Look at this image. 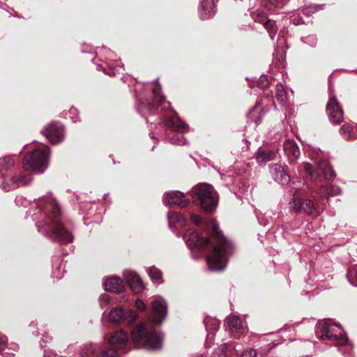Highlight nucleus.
Instances as JSON below:
<instances>
[{"instance_id": "obj_12", "label": "nucleus", "mask_w": 357, "mask_h": 357, "mask_svg": "<svg viewBox=\"0 0 357 357\" xmlns=\"http://www.w3.org/2000/svg\"><path fill=\"white\" fill-rule=\"evenodd\" d=\"M188 248L192 249H204L209 244L208 238L201 237L197 232L193 231L183 236Z\"/></svg>"}, {"instance_id": "obj_30", "label": "nucleus", "mask_w": 357, "mask_h": 357, "mask_svg": "<svg viewBox=\"0 0 357 357\" xmlns=\"http://www.w3.org/2000/svg\"><path fill=\"white\" fill-rule=\"evenodd\" d=\"M304 170L308 174L310 178L317 181L319 178V174L314 169L313 166L309 162H304L303 165Z\"/></svg>"}, {"instance_id": "obj_20", "label": "nucleus", "mask_w": 357, "mask_h": 357, "mask_svg": "<svg viewBox=\"0 0 357 357\" xmlns=\"http://www.w3.org/2000/svg\"><path fill=\"white\" fill-rule=\"evenodd\" d=\"M283 149L291 162L298 158L300 155L299 148L295 141L292 139H287L284 142Z\"/></svg>"}, {"instance_id": "obj_41", "label": "nucleus", "mask_w": 357, "mask_h": 357, "mask_svg": "<svg viewBox=\"0 0 357 357\" xmlns=\"http://www.w3.org/2000/svg\"><path fill=\"white\" fill-rule=\"evenodd\" d=\"M320 8H321L320 6H309L308 8H307L304 10V13L306 15H310L311 13L316 12Z\"/></svg>"}, {"instance_id": "obj_48", "label": "nucleus", "mask_w": 357, "mask_h": 357, "mask_svg": "<svg viewBox=\"0 0 357 357\" xmlns=\"http://www.w3.org/2000/svg\"><path fill=\"white\" fill-rule=\"evenodd\" d=\"M257 107H258V104H256V105H255V107H254V109H256V108H257Z\"/></svg>"}, {"instance_id": "obj_6", "label": "nucleus", "mask_w": 357, "mask_h": 357, "mask_svg": "<svg viewBox=\"0 0 357 357\" xmlns=\"http://www.w3.org/2000/svg\"><path fill=\"white\" fill-rule=\"evenodd\" d=\"M334 326L330 322L324 321L319 325L317 330V336L323 340H330L337 341L338 344L342 346H347L351 347V343L349 342L347 337L333 333Z\"/></svg>"}, {"instance_id": "obj_32", "label": "nucleus", "mask_w": 357, "mask_h": 357, "mask_svg": "<svg viewBox=\"0 0 357 357\" xmlns=\"http://www.w3.org/2000/svg\"><path fill=\"white\" fill-rule=\"evenodd\" d=\"M167 218H168L169 225L177 222V223H179L181 225H183L185 223V220H184L183 217L176 212L169 213L167 214Z\"/></svg>"}, {"instance_id": "obj_33", "label": "nucleus", "mask_w": 357, "mask_h": 357, "mask_svg": "<svg viewBox=\"0 0 357 357\" xmlns=\"http://www.w3.org/2000/svg\"><path fill=\"white\" fill-rule=\"evenodd\" d=\"M95 348L93 344L84 345L81 351L80 357H93Z\"/></svg>"}, {"instance_id": "obj_18", "label": "nucleus", "mask_w": 357, "mask_h": 357, "mask_svg": "<svg viewBox=\"0 0 357 357\" xmlns=\"http://www.w3.org/2000/svg\"><path fill=\"white\" fill-rule=\"evenodd\" d=\"M255 21L262 24L268 33L270 38L273 40L278 31V26H276L275 22L271 20H267L266 16L262 13L257 14V17L255 18Z\"/></svg>"}, {"instance_id": "obj_16", "label": "nucleus", "mask_w": 357, "mask_h": 357, "mask_svg": "<svg viewBox=\"0 0 357 357\" xmlns=\"http://www.w3.org/2000/svg\"><path fill=\"white\" fill-rule=\"evenodd\" d=\"M124 277L130 289L135 293H139L144 289V285L139 276L132 271L124 273Z\"/></svg>"}, {"instance_id": "obj_25", "label": "nucleus", "mask_w": 357, "mask_h": 357, "mask_svg": "<svg viewBox=\"0 0 357 357\" xmlns=\"http://www.w3.org/2000/svg\"><path fill=\"white\" fill-rule=\"evenodd\" d=\"M161 91L160 84H158L153 89V93L154 94V100L153 102L151 103V107L155 106V102H157V106H162L163 104H167V107H169V102H166L165 98L160 94Z\"/></svg>"}, {"instance_id": "obj_8", "label": "nucleus", "mask_w": 357, "mask_h": 357, "mask_svg": "<svg viewBox=\"0 0 357 357\" xmlns=\"http://www.w3.org/2000/svg\"><path fill=\"white\" fill-rule=\"evenodd\" d=\"M289 207L291 211L295 213H300L303 211L310 215H316L317 213V209L312 200L308 199H301L298 198H294L289 204Z\"/></svg>"}, {"instance_id": "obj_26", "label": "nucleus", "mask_w": 357, "mask_h": 357, "mask_svg": "<svg viewBox=\"0 0 357 357\" xmlns=\"http://www.w3.org/2000/svg\"><path fill=\"white\" fill-rule=\"evenodd\" d=\"M319 169L323 172L325 179L331 180L335 176V172L333 170L331 166L326 161H323L319 163Z\"/></svg>"}, {"instance_id": "obj_21", "label": "nucleus", "mask_w": 357, "mask_h": 357, "mask_svg": "<svg viewBox=\"0 0 357 357\" xmlns=\"http://www.w3.org/2000/svg\"><path fill=\"white\" fill-rule=\"evenodd\" d=\"M30 182L29 178H26L22 175L11 177L9 181L3 183V188L6 191H10L21 185H26Z\"/></svg>"}, {"instance_id": "obj_15", "label": "nucleus", "mask_w": 357, "mask_h": 357, "mask_svg": "<svg viewBox=\"0 0 357 357\" xmlns=\"http://www.w3.org/2000/svg\"><path fill=\"white\" fill-rule=\"evenodd\" d=\"M270 172L273 178L282 185L287 184L290 181L289 174L282 166L278 164H273L271 166Z\"/></svg>"}, {"instance_id": "obj_38", "label": "nucleus", "mask_w": 357, "mask_h": 357, "mask_svg": "<svg viewBox=\"0 0 357 357\" xmlns=\"http://www.w3.org/2000/svg\"><path fill=\"white\" fill-rule=\"evenodd\" d=\"M116 352L113 349L103 350L99 357H116Z\"/></svg>"}, {"instance_id": "obj_43", "label": "nucleus", "mask_w": 357, "mask_h": 357, "mask_svg": "<svg viewBox=\"0 0 357 357\" xmlns=\"http://www.w3.org/2000/svg\"><path fill=\"white\" fill-rule=\"evenodd\" d=\"M349 275L354 276L357 280V266H355L349 270L347 277H349Z\"/></svg>"}, {"instance_id": "obj_2", "label": "nucleus", "mask_w": 357, "mask_h": 357, "mask_svg": "<svg viewBox=\"0 0 357 357\" xmlns=\"http://www.w3.org/2000/svg\"><path fill=\"white\" fill-rule=\"evenodd\" d=\"M43 210L46 213L45 219L36 223L38 232L54 242L59 243L72 242L73 235L63 227L60 222L59 208L56 202L50 199L49 204L44 206Z\"/></svg>"}, {"instance_id": "obj_28", "label": "nucleus", "mask_w": 357, "mask_h": 357, "mask_svg": "<svg viewBox=\"0 0 357 357\" xmlns=\"http://www.w3.org/2000/svg\"><path fill=\"white\" fill-rule=\"evenodd\" d=\"M274 153L269 149L259 151L256 159L259 163L265 162L273 160Z\"/></svg>"}, {"instance_id": "obj_49", "label": "nucleus", "mask_w": 357, "mask_h": 357, "mask_svg": "<svg viewBox=\"0 0 357 357\" xmlns=\"http://www.w3.org/2000/svg\"><path fill=\"white\" fill-rule=\"evenodd\" d=\"M335 326H340V327L341 326V325L340 324H336Z\"/></svg>"}, {"instance_id": "obj_10", "label": "nucleus", "mask_w": 357, "mask_h": 357, "mask_svg": "<svg viewBox=\"0 0 357 357\" xmlns=\"http://www.w3.org/2000/svg\"><path fill=\"white\" fill-rule=\"evenodd\" d=\"M51 143L58 144L63 139V128L59 123H50L42 130Z\"/></svg>"}, {"instance_id": "obj_4", "label": "nucleus", "mask_w": 357, "mask_h": 357, "mask_svg": "<svg viewBox=\"0 0 357 357\" xmlns=\"http://www.w3.org/2000/svg\"><path fill=\"white\" fill-rule=\"evenodd\" d=\"M49 151V148L43 145L35 149L26 155L23 168L34 173H43L47 168Z\"/></svg>"}, {"instance_id": "obj_7", "label": "nucleus", "mask_w": 357, "mask_h": 357, "mask_svg": "<svg viewBox=\"0 0 357 357\" xmlns=\"http://www.w3.org/2000/svg\"><path fill=\"white\" fill-rule=\"evenodd\" d=\"M137 319V314L132 310L125 312L121 307H114L109 314V320L114 324L126 322L132 324Z\"/></svg>"}, {"instance_id": "obj_36", "label": "nucleus", "mask_w": 357, "mask_h": 357, "mask_svg": "<svg viewBox=\"0 0 357 357\" xmlns=\"http://www.w3.org/2000/svg\"><path fill=\"white\" fill-rule=\"evenodd\" d=\"M276 97L281 102L285 101V91L282 84H278L276 86Z\"/></svg>"}, {"instance_id": "obj_14", "label": "nucleus", "mask_w": 357, "mask_h": 357, "mask_svg": "<svg viewBox=\"0 0 357 357\" xmlns=\"http://www.w3.org/2000/svg\"><path fill=\"white\" fill-rule=\"evenodd\" d=\"M218 0H201L199 13L203 20L208 19L215 15Z\"/></svg>"}, {"instance_id": "obj_22", "label": "nucleus", "mask_w": 357, "mask_h": 357, "mask_svg": "<svg viewBox=\"0 0 357 357\" xmlns=\"http://www.w3.org/2000/svg\"><path fill=\"white\" fill-rule=\"evenodd\" d=\"M341 193L340 188L332 184H321L319 187L318 194L321 199H328Z\"/></svg>"}, {"instance_id": "obj_5", "label": "nucleus", "mask_w": 357, "mask_h": 357, "mask_svg": "<svg viewBox=\"0 0 357 357\" xmlns=\"http://www.w3.org/2000/svg\"><path fill=\"white\" fill-rule=\"evenodd\" d=\"M194 193L193 202H199L204 210L211 212L216 208L218 197L212 185L207 183L198 184L195 188Z\"/></svg>"}, {"instance_id": "obj_13", "label": "nucleus", "mask_w": 357, "mask_h": 357, "mask_svg": "<svg viewBox=\"0 0 357 357\" xmlns=\"http://www.w3.org/2000/svg\"><path fill=\"white\" fill-rule=\"evenodd\" d=\"M189 202V199L185 198L184 194L179 190L169 192L164 198V204L167 206L177 205L181 208H185Z\"/></svg>"}, {"instance_id": "obj_45", "label": "nucleus", "mask_w": 357, "mask_h": 357, "mask_svg": "<svg viewBox=\"0 0 357 357\" xmlns=\"http://www.w3.org/2000/svg\"><path fill=\"white\" fill-rule=\"evenodd\" d=\"M309 40H310V45L312 46V47H314L317 44V39L316 38H314V36H310L308 38Z\"/></svg>"}, {"instance_id": "obj_35", "label": "nucleus", "mask_w": 357, "mask_h": 357, "mask_svg": "<svg viewBox=\"0 0 357 357\" xmlns=\"http://www.w3.org/2000/svg\"><path fill=\"white\" fill-rule=\"evenodd\" d=\"M204 323L205 324V327H206V330H208V328L217 330L219 328L220 324L219 321H218L216 319H208L204 321Z\"/></svg>"}, {"instance_id": "obj_37", "label": "nucleus", "mask_w": 357, "mask_h": 357, "mask_svg": "<svg viewBox=\"0 0 357 357\" xmlns=\"http://www.w3.org/2000/svg\"><path fill=\"white\" fill-rule=\"evenodd\" d=\"M111 301V296L109 294H102L99 298L100 307L103 309L107 307Z\"/></svg>"}, {"instance_id": "obj_23", "label": "nucleus", "mask_w": 357, "mask_h": 357, "mask_svg": "<svg viewBox=\"0 0 357 357\" xmlns=\"http://www.w3.org/2000/svg\"><path fill=\"white\" fill-rule=\"evenodd\" d=\"M103 286L105 290L115 293H119L123 289L122 280L116 277H111L106 279Z\"/></svg>"}, {"instance_id": "obj_11", "label": "nucleus", "mask_w": 357, "mask_h": 357, "mask_svg": "<svg viewBox=\"0 0 357 357\" xmlns=\"http://www.w3.org/2000/svg\"><path fill=\"white\" fill-rule=\"evenodd\" d=\"M151 316L154 321L161 324L167 317V303L161 298H155L151 302Z\"/></svg>"}, {"instance_id": "obj_42", "label": "nucleus", "mask_w": 357, "mask_h": 357, "mask_svg": "<svg viewBox=\"0 0 357 357\" xmlns=\"http://www.w3.org/2000/svg\"><path fill=\"white\" fill-rule=\"evenodd\" d=\"M6 341V337L0 334V352L4 349Z\"/></svg>"}, {"instance_id": "obj_29", "label": "nucleus", "mask_w": 357, "mask_h": 357, "mask_svg": "<svg viewBox=\"0 0 357 357\" xmlns=\"http://www.w3.org/2000/svg\"><path fill=\"white\" fill-rule=\"evenodd\" d=\"M226 321L231 330L238 331L241 328V322L238 317L230 315L227 318Z\"/></svg>"}, {"instance_id": "obj_31", "label": "nucleus", "mask_w": 357, "mask_h": 357, "mask_svg": "<svg viewBox=\"0 0 357 357\" xmlns=\"http://www.w3.org/2000/svg\"><path fill=\"white\" fill-rule=\"evenodd\" d=\"M266 2L263 1L264 6L268 10H273L275 8H282L288 0H266Z\"/></svg>"}, {"instance_id": "obj_44", "label": "nucleus", "mask_w": 357, "mask_h": 357, "mask_svg": "<svg viewBox=\"0 0 357 357\" xmlns=\"http://www.w3.org/2000/svg\"><path fill=\"white\" fill-rule=\"evenodd\" d=\"M135 305L139 310H145L146 309V305L144 303V301L141 299L136 300Z\"/></svg>"}, {"instance_id": "obj_3", "label": "nucleus", "mask_w": 357, "mask_h": 357, "mask_svg": "<svg viewBox=\"0 0 357 357\" xmlns=\"http://www.w3.org/2000/svg\"><path fill=\"white\" fill-rule=\"evenodd\" d=\"M131 339L137 349L156 350L162 347V337L146 324L137 325L131 333Z\"/></svg>"}, {"instance_id": "obj_24", "label": "nucleus", "mask_w": 357, "mask_h": 357, "mask_svg": "<svg viewBox=\"0 0 357 357\" xmlns=\"http://www.w3.org/2000/svg\"><path fill=\"white\" fill-rule=\"evenodd\" d=\"M146 273L153 283L162 284L163 282L162 272L155 266H153L148 268Z\"/></svg>"}, {"instance_id": "obj_27", "label": "nucleus", "mask_w": 357, "mask_h": 357, "mask_svg": "<svg viewBox=\"0 0 357 357\" xmlns=\"http://www.w3.org/2000/svg\"><path fill=\"white\" fill-rule=\"evenodd\" d=\"M340 134L346 139L354 138L357 133L354 130V127L350 123H344L340 128Z\"/></svg>"}, {"instance_id": "obj_39", "label": "nucleus", "mask_w": 357, "mask_h": 357, "mask_svg": "<svg viewBox=\"0 0 357 357\" xmlns=\"http://www.w3.org/2000/svg\"><path fill=\"white\" fill-rule=\"evenodd\" d=\"M170 142L172 144L176 145H184L185 144V139L183 137H179L178 136L173 137Z\"/></svg>"}, {"instance_id": "obj_9", "label": "nucleus", "mask_w": 357, "mask_h": 357, "mask_svg": "<svg viewBox=\"0 0 357 357\" xmlns=\"http://www.w3.org/2000/svg\"><path fill=\"white\" fill-rule=\"evenodd\" d=\"M326 111L331 123L340 124L343 120V111L337 99L334 96H330L326 105Z\"/></svg>"}, {"instance_id": "obj_47", "label": "nucleus", "mask_w": 357, "mask_h": 357, "mask_svg": "<svg viewBox=\"0 0 357 357\" xmlns=\"http://www.w3.org/2000/svg\"><path fill=\"white\" fill-rule=\"evenodd\" d=\"M6 354H8V355H13V353H6Z\"/></svg>"}, {"instance_id": "obj_19", "label": "nucleus", "mask_w": 357, "mask_h": 357, "mask_svg": "<svg viewBox=\"0 0 357 357\" xmlns=\"http://www.w3.org/2000/svg\"><path fill=\"white\" fill-rule=\"evenodd\" d=\"M128 340V334L120 330L114 333L109 338V344L114 348L123 349Z\"/></svg>"}, {"instance_id": "obj_1", "label": "nucleus", "mask_w": 357, "mask_h": 357, "mask_svg": "<svg viewBox=\"0 0 357 357\" xmlns=\"http://www.w3.org/2000/svg\"><path fill=\"white\" fill-rule=\"evenodd\" d=\"M191 220L196 225L204 224L205 229L211 231L217 238L216 245L206 257V260L209 270L213 271H223L227 265V257L231 249V244L223 236L218 229L216 221L208 219L203 221L198 215H192Z\"/></svg>"}, {"instance_id": "obj_40", "label": "nucleus", "mask_w": 357, "mask_h": 357, "mask_svg": "<svg viewBox=\"0 0 357 357\" xmlns=\"http://www.w3.org/2000/svg\"><path fill=\"white\" fill-rule=\"evenodd\" d=\"M257 352L255 350L250 349L245 350L241 355V357H255Z\"/></svg>"}, {"instance_id": "obj_46", "label": "nucleus", "mask_w": 357, "mask_h": 357, "mask_svg": "<svg viewBox=\"0 0 357 357\" xmlns=\"http://www.w3.org/2000/svg\"><path fill=\"white\" fill-rule=\"evenodd\" d=\"M264 81H266V84H263V86H264V87H265V86H267V84H268V81H267V79H266V77H261V81H262V82H264Z\"/></svg>"}, {"instance_id": "obj_34", "label": "nucleus", "mask_w": 357, "mask_h": 357, "mask_svg": "<svg viewBox=\"0 0 357 357\" xmlns=\"http://www.w3.org/2000/svg\"><path fill=\"white\" fill-rule=\"evenodd\" d=\"M13 165L14 161L10 156H6L0 159V166L5 169H8Z\"/></svg>"}, {"instance_id": "obj_17", "label": "nucleus", "mask_w": 357, "mask_h": 357, "mask_svg": "<svg viewBox=\"0 0 357 357\" xmlns=\"http://www.w3.org/2000/svg\"><path fill=\"white\" fill-rule=\"evenodd\" d=\"M163 123L166 127L174 132H183L188 129L187 125L181 120L178 114L175 112L173 117L164 118Z\"/></svg>"}]
</instances>
